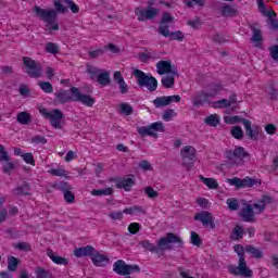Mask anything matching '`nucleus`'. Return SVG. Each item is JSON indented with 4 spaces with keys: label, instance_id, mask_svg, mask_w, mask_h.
<instances>
[{
    "label": "nucleus",
    "instance_id": "nucleus-1",
    "mask_svg": "<svg viewBox=\"0 0 278 278\" xmlns=\"http://www.w3.org/2000/svg\"><path fill=\"white\" fill-rule=\"evenodd\" d=\"M169 244H176L178 249H182L184 240L181 239V237L169 232L157 241V245L151 243V241L149 240H142L139 242V247H142V249H144L146 251H150V253H160L161 247L168 249Z\"/></svg>",
    "mask_w": 278,
    "mask_h": 278
},
{
    "label": "nucleus",
    "instance_id": "nucleus-2",
    "mask_svg": "<svg viewBox=\"0 0 278 278\" xmlns=\"http://www.w3.org/2000/svg\"><path fill=\"white\" fill-rule=\"evenodd\" d=\"M233 249L239 257V265L228 266L230 275H235V277H253V270L249 268L247 260L244 258V248L241 244H236Z\"/></svg>",
    "mask_w": 278,
    "mask_h": 278
},
{
    "label": "nucleus",
    "instance_id": "nucleus-3",
    "mask_svg": "<svg viewBox=\"0 0 278 278\" xmlns=\"http://www.w3.org/2000/svg\"><path fill=\"white\" fill-rule=\"evenodd\" d=\"M33 12H35L37 18H40V21H43L46 24V29H49V31H58L60 29V24H58V12L53 9H42L38 5H35L33 9Z\"/></svg>",
    "mask_w": 278,
    "mask_h": 278
},
{
    "label": "nucleus",
    "instance_id": "nucleus-4",
    "mask_svg": "<svg viewBox=\"0 0 278 278\" xmlns=\"http://www.w3.org/2000/svg\"><path fill=\"white\" fill-rule=\"evenodd\" d=\"M134 77L137 79V84L140 88H148L150 92H155L157 90V79L151 74H146L141 70L132 71Z\"/></svg>",
    "mask_w": 278,
    "mask_h": 278
},
{
    "label": "nucleus",
    "instance_id": "nucleus-5",
    "mask_svg": "<svg viewBox=\"0 0 278 278\" xmlns=\"http://www.w3.org/2000/svg\"><path fill=\"white\" fill-rule=\"evenodd\" d=\"M41 116L47 121H50V125L54 129H62V121H64V113L60 109H54L52 111H48L47 109L39 110Z\"/></svg>",
    "mask_w": 278,
    "mask_h": 278
},
{
    "label": "nucleus",
    "instance_id": "nucleus-6",
    "mask_svg": "<svg viewBox=\"0 0 278 278\" xmlns=\"http://www.w3.org/2000/svg\"><path fill=\"white\" fill-rule=\"evenodd\" d=\"M23 63L26 68L25 73L28 77H31L33 79H39V77H42V63H39L29 56H24Z\"/></svg>",
    "mask_w": 278,
    "mask_h": 278
},
{
    "label": "nucleus",
    "instance_id": "nucleus-7",
    "mask_svg": "<svg viewBox=\"0 0 278 278\" xmlns=\"http://www.w3.org/2000/svg\"><path fill=\"white\" fill-rule=\"evenodd\" d=\"M226 157L231 166H240L244 162V157H249V152L242 147H236L235 150L226 151Z\"/></svg>",
    "mask_w": 278,
    "mask_h": 278
},
{
    "label": "nucleus",
    "instance_id": "nucleus-8",
    "mask_svg": "<svg viewBox=\"0 0 278 278\" xmlns=\"http://www.w3.org/2000/svg\"><path fill=\"white\" fill-rule=\"evenodd\" d=\"M113 273L119 275V277H127L132 273H140V266L138 265H128L123 260H118L113 264Z\"/></svg>",
    "mask_w": 278,
    "mask_h": 278
},
{
    "label": "nucleus",
    "instance_id": "nucleus-9",
    "mask_svg": "<svg viewBox=\"0 0 278 278\" xmlns=\"http://www.w3.org/2000/svg\"><path fill=\"white\" fill-rule=\"evenodd\" d=\"M180 154L182 156V165L186 166L187 170H190L197 162V149L192 146H186L181 149Z\"/></svg>",
    "mask_w": 278,
    "mask_h": 278
},
{
    "label": "nucleus",
    "instance_id": "nucleus-10",
    "mask_svg": "<svg viewBox=\"0 0 278 278\" xmlns=\"http://www.w3.org/2000/svg\"><path fill=\"white\" fill-rule=\"evenodd\" d=\"M135 14L138 17V21H153V18L160 14V9L148 5L144 10L142 7H139L135 10Z\"/></svg>",
    "mask_w": 278,
    "mask_h": 278
},
{
    "label": "nucleus",
    "instance_id": "nucleus-11",
    "mask_svg": "<svg viewBox=\"0 0 278 278\" xmlns=\"http://www.w3.org/2000/svg\"><path fill=\"white\" fill-rule=\"evenodd\" d=\"M156 73L159 75H173V77H179V73L177 72V67L173 65V62L170 60L167 61H159L156 63Z\"/></svg>",
    "mask_w": 278,
    "mask_h": 278
},
{
    "label": "nucleus",
    "instance_id": "nucleus-12",
    "mask_svg": "<svg viewBox=\"0 0 278 278\" xmlns=\"http://www.w3.org/2000/svg\"><path fill=\"white\" fill-rule=\"evenodd\" d=\"M72 94H75L74 102L83 103V105H86L87 108H92L94 105V98L92 96L84 94L77 87L71 88Z\"/></svg>",
    "mask_w": 278,
    "mask_h": 278
},
{
    "label": "nucleus",
    "instance_id": "nucleus-13",
    "mask_svg": "<svg viewBox=\"0 0 278 278\" xmlns=\"http://www.w3.org/2000/svg\"><path fill=\"white\" fill-rule=\"evenodd\" d=\"M53 188L63 192L66 203H75V194L72 191L73 187L67 181H60L58 185H54Z\"/></svg>",
    "mask_w": 278,
    "mask_h": 278
},
{
    "label": "nucleus",
    "instance_id": "nucleus-14",
    "mask_svg": "<svg viewBox=\"0 0 278 278\" xmlns=\"http://www.w3.org/2000/svg\"><path fill=\"white\" fill-rule=\"evenodd\" d=\"M159 34L164 38H169V40H178V42H184L186 38L181 30L170 33L168 25L159 26Z\"/></svg>",
    "mask_w": 278,
    "mask_h": 278
},
{
    "label": "nucleus",
    "instance_id": "nucleus-15",
    "mask_svg": "<svg viewBox=\"0 0 278 278\" xmlns=\"http://www.w3.org/2000/svg\"><path fill=\"white\" fill-rule=\"evenodd\" d=\"M194 220L202 223L203 227H210L216 229V223H214V216L207 211H202L194 215Z\"/></svg>",
    "mask_w": 278,
    "mask_h": 278
},
{
    "label": "nucleus",
    "instance_id": "nucleus-16",
    "mask_svg": "<svg viewBox=\"0 0 278 278\" xmlns=\"http://www.w3.org/2000/svg\"><path fill=\"white\" fill-rule=\"evenodd\" d=\"M55 102L64 105L65 103H73L75 102V94L70 90L60 89L58 92L54 93Z\"/></svg>",
    "mask_w": 278,
    "mask_h": 278
},
{
    "label": "nucleus",
    "instance_id": "nucleus-17",
    "mask_svg": "<svg viewBox=\"0 0 278 278\" xmlns=\"http://www.w3.org/2000/svg\"><path fill=\"white\" fill-rule=\"evenodd\" d=\"M91 262L93 266L103 267L110 264V257L108 255L101 254L98 250H94L91 255Z\"/></svg>",
    "mask_w": 278,
    "mask_h": 278
},
{
    "label": "nucleus",
    "instance_id": "nucleus-18",
    "mask_svg": "<svg viewBox=\"0 0 278 278\" xmlns=\"http://www.w3.org/2000/svg\"><path fill=\"white\" fill-rule=\"evenodd\" d=\"M243 126L245 129V134H247L248 138H250V140H254V141L258 140L260 127H257V126L251 127L250 119L243 121Z\"/></svg>",
    "mask_w": 278,
    "mask_h": 278
},
{
    "label": "nucleus",
    "instance_id": "nucleus-19",
    "mask_svg": "<svg viewBox=\"0 0 278 278\" xmlns=\"http://www.w3.org/2000/svg\"><path fill=\"white\" fill-rule=\"evenodd\" d=\"M94 247L92 245H86V247H80V248H76L74 250V255L75 257H92V255L94 254Z\"/></svg>",
    "mask_w": 278,
    "mask_h": 278
},
{
    "label": "nucleus",
    "instance_id": "nucleus-20",
    "mask_svg": "<svg viewBox=\"0 0 278 278\" xmlns=\"http://www.w3.org/2000/svg\"><path fill=\"white\" fill-rule=\"evenodd\" d=\"M240 216L244 223H255V212L251 204H248L247 207L241 210Z\"/></svg>",
    "mask_w": 278,
    "mask_h": 278
},
{
    "label": "nucleus",
    "instance_id": "nucleus-21",
    "mask_svg": "<svg viewBox=\"0 0 278 278\" xmlns=\"http://www.w3.org/2000/svg\"><path fill=\"white\" fill-rule=\"evenodd\" d=\"M29 190H31V185H29L27 181H24L21 186L13 189L12 192L14 197H27L29 195Z\"/></svg>",
    "mask_w": 278,
    "mask_h": 278
},
{
    "label": "nucleus",
    "instance_id": "nucleus-22",
    "mask_svg": "<svg viewBox=\"0 0 278 278\" xmlns=\"http://www.w3.org/2000/svg\"><path fill=\"white\" fill-rule=\"evenodd\" d=\"M54 12L58 14H66L68 12V0H54Z\"/></svg>",
    "mask_w": 278,
    "mask_h": 278
},
{
    "label": "nucleus",
    "instance_id": "nucleus-23",
    "mask_svg": "<svg viewBox=\"0 0 278 278\" xmlns=\"http://www.w3.org/2000/svg\"><path fill=\"white\" fill-rule=\"evenodd\" d=\"M220 14L226 18H233L235 16H238L239 12L230 4L224 3L223 8L220 9Z\"/></svg>",
    "mask_w": 278,
    "mask_h": 278
},
{
    "label": "nucleus",
    "instance_id": "nucleus-24",
    "mask_svg": "<svg viewBox=\"0 0 278 278\" xmlns=\"http://www.w3.org/2000/svg\"><path fill=\"white\" fill-rule=\"evenodd\" d=\"M251 31H252V37L250 38L251 42H254V47H260V42L264 40V37H262V30L255 28L253 25H249Z\"/></svg>",
    "mask_w": 278,
    "mask_h": 278
},
{
    "label": "nucleus",
    "instance_id": "nucleus-25",
    "mask_svg": "<svg viewBox=\"0 0 278 278\" xmlns=\"http://www.w3.org/2000/svg\"><path fill=\"white\" fill-rule=\"evenodd\" d=\"M47 255H48V257H50V260H52V262L54 264H59L60 266H67L68 265V258L55 255L53 250H48Z\"/></svg>",
    "mask_w": 278,
    "mask_h": 278
},
{
    "label": "nucleus",
    "instance_id": "nucleus-26",
    "mask_svg": "<svg viewBox=\"0 0 278 278\" xmlns=\"http://www.w3.org/2000/svg\"><path fill=\"white\" fill-rule=\"evenodd\" d=\"M203 103H207V96L205 94L204 90H201L192 98V105H194L195 108H201Z\"/></svg>",
    "mask_w": 278,
    "mask_h": 278
},
{
    "label": "nucleus",
    "instance_id": "nucleus-27",
    "mask_svg": "<svg viewBox=\"0 0 278 278\" xmlns=\"http://www.w3.org/2000/svg\"><path fill=\"white\" fill-rule=\"evenodd\" d=\"M136 185V180L134 178L124 177L116 186L117 188H124L126 192L131 190V187Z\"/></svg>",
    "mask_w": 278,
    "mask_h": 278
},
{
    "label": "nucleus",
    "instance_id": "nucleus-28",
    "mask_svg": "<svg viewBox=\"0 0 278 278\" xmlns=\"http://www.w3.org/2000/svg\"><path fill=\"white\" fill-rule=\"evenodd\" d=\"M244 251L245 253H250L251 257H254L255 260H262V257H264V252L254 245H247Z\"/></svg>",
    "mask_w": 278,
    "mask_h": 278
},
{
    "label": "nucleus",
    "instance_id": "nucleus-29",
    "mask_svg": "<svg viewBox=\"0 0 278 278\" xmlns=\"http://www.w3.org/2000/svg\"><path fill=\"white\" fill-rule=\"evenodd\" d=\"M98 84L100 86H110L112 84V78L110 77V72H103V70L100 72V75L98 76Z\"/></svg>",
    "mask_w": 278,
    "mask_h": 278
},
{
    "label": "nucleus",
    "instance_id": "nucleus-30",
    "mask_svg": "<svg viewBox=\"0 0 278 278\" xmlns=\"http://www.w3.org/2000/svg\"><path fill=\"white\" fill-rule=\"evenodd\" d=\"M101 71H102L101 68H98L96 66L87 65V73L91 81H97L99 79V75L101 74Z\"/></svg>",
    "mask_w": 278,
    "mask_h": 278
},
{
    "label": "nucleus",
    "instance_id": "nucleus-31",
    "mask_svg": "<svg viewBox=\"0 0 278 278\" xmlns=\"http://www.w3.org/2000/svg\"><path fill=\"white\" fill-rule=\"evenodd\" d=\"M21 260L15 256H8V270L10 273H16Z\"/></svg>",
    "mask_w": 278,
    "mask_h": 278
},
{
    "label": "nucleus",
    "instance_id": "nucleus-32",
    "mask_svg": "<svg viewBox=\"0 0 278 278\" xmlns=\"http://www.w3.org/2000/svg\"><path fill=\"white\" fill-rule=\"evenodd\" d=\"M92 197H110L114 194V189L105 188V189H93L91 191Z\"/></svg>",
    "mask_w": 278,
    "mask_h": 278
},
{
    "label": "nucleus",
    "instance_id": "nucleus-33",
    "mask_svg": "<svg viewBox=\"0 0 278 278\" xmlns=\"http://www.w3.org/2000/svg\"><path fill=\"white\" fill-rule=\"evenodd\" d=\"M137 131H138L139 136H141L142 138H144L147 136H150L151 138H157V132L152 131L150 126L139 127Z\"/></svg>",
    "mask_w": 278,
    "mask_h": 278
},
{
    "label": "nucleus",
    "instance_id": "nucleus-34",
    "mask_svg": "<svg viewBox=\"0 0 278 278\" xmlns=\"http://www.w3.org/2000/svg\"><path fill=\"white\" fill-rule=\"evenodd\" d=\"M17 123L20 125H29L31 123V115L27 112H20L17 114Z\"/></svg>",
    "mask_w": 278,
    "mask_h": 278
},
{
    "label": "nucleus",
    "instance_id": "nucleus-35",
    "mask_svg": "<svg viewBox=\"0 0 278 278\" xmlns=\"http://www.w3.org/2000/svg\"><path fill=\"white\" fill-rule=\"evenodd\" d=\"M36 278H53V273L43 267H37L35 270Z\"/></svg>",
    "mask_w": 278,
    "mask_h": 278
},
{
    "label": "nucleus",
    "instance_id": "nucleus-36",
    "mask_svg": "<svg viewBox=\"0 0 278 278\" xmlns=\"http://www.w3.org/2000/svg\"><path fill=\"white\" fill-rule=\"evenodd\" d=\"M200 181L204 182L211 190H216V188H218V181L214 178H205L203 175H200Z\"/></svg>",
    "mask_w": 278,
    "mask_h": 278
},
{
    "label": "nucleus",
    "instance_id": "nucleus-37",
    "mask_svg": "<svg viewBox=\"0 0 278 278\" xmlns=\"http://www.w3.org/2000/svg\"><path fill=\"white\" fill-rule=\"evenodd\" d=\"M242 236H244V229H242V226L237 225L232 229V233L230 235L231 240H242Z\"/></svg>",
    "mask_w": 278,
    "mask_h": 278
},
{
    "label": "nucleus",
    "instance_id": "nucleus-38",
    "mask_svg": "<svg viewBox=\"0 0 278 278\" xmlns=\"http://www.w3.org/2000/svg\"><path fill=\"white\" fill-rule=\"evenodd\" d=\"M154 108H166V105H170L168 102V96L159 97L153 100Z\"/></svg>",
    "mask_w": 278,
    "mask_h": 278
},
{
    "label": "nucleus",
    "instance_id": "nucleus-39",
    "mask_svg": "<svg viewBox=\"0 0 278 278\" xmlns=\"http://www.w3.org/2000/svg\"><path fill=\"white\" fill-rule=\"evenodd\" d=\"M253 186H262V180L251 177L243 178V188H253Z\"/></svg>",
    "mask_w": 278,
    "mask_h": 278
},
{
    "label": "nucleus",
    "instance_id": "nucleus-40",
    "mask_svg": "<svg viewBox=\"0 0 278 278\" xmlns=\"http://www.w3.org/2000/svg\"><path fill=\"white\" fill-rule=\"evenodd\" d=\"M119 114H124V116H131V114H134V108L128 103H121Z\"/></svg>",
    "mask_w": 278,
    "mask_h": 278
},
{
    "label": "nucleus",
    "instance_id": "nucleus-41",
    "mask_svg": "<svg viewBox=\"0 0 278 278\" xmlns=\"http://www.w3.org/2000/svg\"><path fill=\"white\" fill-rule=\"evenodd\" d=\"M230 134L232 138H236V140H242V138H244V130H242V127L240 126H233Z\"/></svg>",
    "mask_w": 278,
    "mask_h": 278
},
{
    "label": "nucleus",
    "instance_id": "nucleus-42",
    "mask_svg": "<svg viewBox=\"0 0 278 278\" xmlns=\"http://www.w3.org/2000/svg\"><path fill=\"white\" fill-rule=\"evenodd\" d=\"M204 123L211 127H216L220 123V119H218L217 114H212L204 119Z\"/></svg>",
    "mask_w": 278,
    "mask_h": 278
},
{
    "label": "nucleus",
    "instance_id": "nucleus-43",
    "mask_svg": "<svg viewBox=\"0 0 278 278\" xmlns=\"http://www.w3.org/2000/svg\"><path fill=\"white\" fill-rule=\"evenodd\" d=\"M227 182L230 186H235V188H237V190H240V188H244V182L243 179L238 178V177H233V178H228Z\"/></svg>",
    "mask_w": 278,
    "mask_h": 278
},
{
    "label": "nucleus",
    "instance_id": "nucleus-44",
    "mask_svg": "<svg viewBox=\"0 0 278 278\" xmlns=\"http://www.w3.org/2000/svg\"><path fill=\"white\" fill-rule=\"evenodd\" d=\"M224 121L227 123V125H237V123H242V125H244V121L247 119L240 116H226Z\"/></svg>",
    "mask_w": 278,
    "mask_h": 278
},
{
    "label": "nucleus",
    "instance_id": "nucleus-45",
    "mask_svg": "<svg viewBox=\"0 0 278 278\" xmlns=\"http://www.w3.org/2000/svg\"><path fill=\"white\" fill-rule=\"evenodd\" d=\"M163 88H173L175 86V76H166L161 80Z\"/></svg>",
    "mask_w": 278,
    "mask_h": 278
},
{
    "label": "nucleus",
    "instance_id": "nucleus-46",
    "mask_svg": "<svg viewBox=\"0 0 278 278\" xmlns=\"http://www.w3.org/2000/svg\"><path fill=\"white\" fill-rule=\"evenodd\" d=\"M16 169V164L14 162H5V164L2 166V172L4 175H12V170Z\"/></svg>",
    "mask_w": 278,
    "mask_h": 278
},
{
    "label": "nucleus",
    "instance_id": "nucleus-47",
    "mask_svg": "<svg viewBox=\"0 0 278 278\" xmlns=\"http://www.w3.org/2000/svg\"><path fill=\"white\" fill-rule=\"evenodd\" d=\"M173 21H175V17L173 15H170V13L163 12L162 18L160 21V27H163L167 23H173Z\"/></svg>",
    "mask_w": 278,
    "mask_h": 278
},
{
    "label": "nucleus",
    "instance_id": "nucleus-48",
    "mask_svg": "<svg viewBox=\"0 0 278 278\" xmlns=\"http://www.w3.org/2000/svg\"><path fill=\"white\" fill-rule=\"evenodd\" d=\"M257 5H258V12H261L263 16H275V11L266 10V3H264V1L258 2Z\"/></svg>",
    "mask_w": 278,
    "mask_h": 278
},
{
    "label": "nucleus",
    "instance_id": "nucleus-49",
    "mask_svg": "<svg viewBox=\"0 0 278 278\" xmlns=\"http://www.w3.org/2000/svg\"><path fill=\"white\" fill-rule=\"evenodd\" d=\"M190 242L193 247H201L203 244V240H201V236L197 231H191Z\"/></svg>",
    "mask_w": 278,
    "mask_h": 278
},
{
    "label": "nucleus",
    "instance_id": "nucleus-50",
    "mask_svg": "<svg viewBox=\"0 0 278 278\" xmlns=\"http://www.w3.org/2000/svg\"><path fill=\"white\" fill-rule=\"evenodd\" d=\"M38 85L41 88V90H43L46 92V94H51V92H53V85H51V83L39 81Z\"/></svg>",
    "mask_w": 278,
    "mask_h": 278
},
{
    "label": "nucleus",
    "instance_id": "nucleus-51",
    "mask_svg": "<svg viewBox=\"0 0 278 278\" xmlns=\"http://www.w3.org/2000/svg\"><path fill=\"white\" fill-rule=\"evenodd\" d=\"M46 51H47V53H52V55H55V54L60 53V47H58V45H55L53 42H48L46 45Z\"/></svg>",
    "mask_w": 278,
    "mask_h": 278
},
{
    "label": "nucleus",
    "instance_id": "nucleus-52",
    "mask_svg": "<svg viewBox=\"0 0 278 278\" xmlns=\"http://www.w3.org/2000/svg\"><path fill=\"white\" fill-rule=\"evenodd\" d=\"M144 193L147 194L148 199H157V197H160V193L151 186L144 188Z\"/></svg>",
    "mask_w": 278,
    "mask_h": 278
},
{
    "label": "nucleus",
    "instance_id": "nucleus-53",
    "mask_svg": "<svg viewBox=\"0 0 278 278\" xmlns=\"http://www.w3.org/2000/svg\"><path fill=\"white\" fill-rule=\"evenodd\" d=\"M109 218H111V220H123L125 215L123 211H112L109 213Z\"/></svg>",
    "mask_w": 278,
    "mask_h": 278
},
{
    "label": "nucleus",
    "instance_id": "nucleus-54",
    "mask_svg": "<svg viewBox=\"0 0 278 278\" xmlns=\"http://www.w3.org/2000/svg\"><path fill=\"white\" fill-rule=\"evenodd\" d=\"M11 160L10 154L5 151V147L0 144V162H11Z\"/></svg>",
    "mask_w": 278,
    "mask_h": 278
},
{
    "label": "nucleus",
    "instance_id": "nucleus-55",
    "mask_svg": "<svg viewBox=\"0 0 278 278\" xmlns=\"http://www.w3.org/2000/svg\"><path fill=\"white\" fill-rule=\"evenodd\" d=\"M226 203L231 212H236L240 208V204L238 203L237 199H228Z\"/></svg>",
    "mask_w": 278,
    "mask_h": 278
},
{
    "label": "nucleus",
    "instance_id": "nucleus-56",
    "mask_svg": "<svg viewBox=\"0 0 278 278\" xmlns=\"http://www.w3.org/2000/svg\"><path fill=\"white\" fill-rule=\"evenodd\" d=\"M24 162L26 164H30L31 166H36V160H34V154L31 152H26L22 155Z\"/></svg>",
    "mask_w": 278,
    "mask_h": 278
},
{
    "label": "nucleus",
    "instance_id": "nucleus-57",
    "mask_svg": "<svg viewBox=\"0 0 278 278\" xmlns=\"http://www.w3.org/2000/svg\"><path fill=\"white\" fill-rule=\"evenodd\" d=\"M103 53H105V49L104 48H100L93 51H89V56L91 58V60H97V58H101V55H103Z\"/></svg>",
    "mask_w": 278,
    "mask_h": 278
},
{
    "label": "nucleus",
    "instance_id": "nucleus-58",
    "mask_svg": "<svg viewBox=\"0 0 278 278\" xmlns=\"http://www.w3.org/2000/svg\"><path fill=\"white\" fill-rule=\"evenodd\" d=\"M150 130L151 131H164V123H162V122H155V123H152L151 125H150Z\"/></svg>",
    "mask_w": 278,
    "mask_h": 278
},
{
    "label": "nucleus",
    "instance_id": "nucleus-59",
    "mask_svg": "<svg viewBox=\"0 0 278 278\" xmlns=\"http://www.w3.org/2000/svg\"><path fill=\"white\" fill-rule=\"evenodd\" d=\"M214 108H231V102L227 99H222L214 102Z\"/></svg>",
    "mask_w": 278,
    "mask_h": 278
},
{
    "label": "nucleus",
    "instance_id": "nucleus-60",
    "mask_svg": "<svg viewBox=\"0 0 278 278\" xmlns=\"http://www.w3.org/2000/svg\"><path fill=\"white\" fill-rule=\"evenodd\" d=\"M17 251H31V245L27 242H18L15 244Z\"/></svg>",
    "mask_w": 278,
    "mask_h": 278
},
{
    "label": "nucleus",
    "instance_id": "nucleus-61",
    "mask_svg": "<svg viewBox=\"0 0 278 278\" xmlns=\"http://www.w3.org/2000/svg\"><path fill=\"white\" fill-rule=\"evenodd\" d=\"M128 231L129 233H131L132 236H136V233H138V231H140V224L138 223H131L128 226Z\"/></svg>",
    "mask_w": 278,
    "mask_h": 278
},
{
    "label": "nucleus",
    "instance_id": "nucleus-62",
    "mask_svg": "<svg viewBox=\"0 0 278 278\" xmlns=\"http://www.w3.org/2000/svg\"><path fill=\"white\" fill-rule=\"evenodd\" d=\"M173 116H176L175 110L173 109H167L163 113V121H170Z\"/></svg>",
    "mask_w": 278,
    "mask_h": 278
},
{
    "label": "nucleus",
    "instance_id": "nucleus-63",
    "mask_svg": "<svg viewBox=\"0 0 278 278\" xmlns=\"http://www.w3.org/2000/svg\"><path fill=\"white\" fill-rule=\"evenodd\" d=\"M269 21V25L271 26V29H278V20L277 18V13L271 16H267Z\"/></svg>",
    "mask_w": 278,
    "mask_h": 278
},
{
    "label": "nucleus",
    "instance_id": "nucleus-64",
    "mask_svg": "<svg viewBox=\"0 0 278 278\" xmlns=\"http://www.w3.org/2000/svg\"><path fill=\"white\" fill-rule=\"evenodd\" d=\"M270 58L275 60V62H278V46H273L269 48Z\"/></svg>",
    "mask_w": 278,
    "mask_h": 278
}]
</instances>
